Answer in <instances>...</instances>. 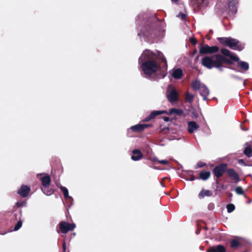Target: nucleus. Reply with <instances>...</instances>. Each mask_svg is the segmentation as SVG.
<instances>
[{"instance_id": "f257e3e1", "label": "nucleus", "mask_w": 252, "mask_h": 252, "mask_svg": "<svg viewBox=\"0 0 252 252\" xmlns=\"http://www.w3.org/2000/svg\"><path fill=\"white\" fill-rule=\"evenodd\" d=\"M159 60L164 63L163 67L166 69L167 61L161 52L157 51V53H154L150 50L146 49L139 58V63L144 74L150 76L159 70Z\"/></svg>"}, {"instance_id": "f03ea898", "label": "nucleus", "mask_w": 252, "mask_h": 252, "mask_svg": "<svg viewBox=\"0 0 252 252\" xmlns=\"http://www.w3.org/2000/svg\"><path fill=\"white\" fill-rule=\"evenodd\" d=\"M231 62L226 58V56L218 54L212 56H205L201 60L202 65L207 68L211 69L213 68H216L221 71L223 70V64H231Z\"/></svg>"}, {"instance_id": "7ed1b4c3", "label": "nucleus", "mask_w": 252, "mask_h": 252, "mask_svg": "<svg viewBox=\"0 0 252 252\" xmlns=\"http://www.w3.org/2000/svg\"><path fill=\"white\" fill-rule=\"evenodd\" d=\"M221 53L224 56L229 57L232 60L237 62V67L240 69L238 70L240 72L247 71L249 68V64L247 62L239 61V58L234 54L230 52L226 49H221Z\"/></svg>"}, {"instance_id": "20e7f679", "label": "nucleus", "mask_w": 252, "mask_h": 252, "mask_svg": "<svg viewBox=\"0 0 252 252\" xmlns=\"http://www.w3.org/2000/svg\"><path fill=\"white\" fill-rule=\"evenodd\" d=\"M218 40L224 46H228L233 50L241 51L244 46L239 44V41L230 37H218Z\"/></svg>"}, {"instance_id": "39448f33", "label": "nucleus", "mask_w": 252, "mask_h": 252, "mask_svg": "<svg viewBox=\"0 0 252 252\" xmlns=\"http://www.w3.org/2000/svg\"><path fill=\"white\" fill-rule=\"evenodd\" d=\"M219 48L217 46H209L207 44L202 45L199 48V53L202 54H213L217 53Z\"/></svg>"}, {"instance_id": "423d86ee", "label": "nucleus", "mask_w": 252, "mask_h": 252, "mask_svg": "<svg viewBox=\"0 0 252 252\" xmlns=\"http://www.w3.org/2000/svg\"><path fill=\"white\" fill-rule=\"evenodd\" d=\"M60 228L63 233L66 234L69 231L73 230L76 225L74 223L70 224L65 221H61L59 224Z\"/></svg>"}, {"instance_id": "0eeeda50", "label": "nucleus", "mask_w": 252, "mask_h": 252, "mask_svg": "<svg viewBox=\"0 0 252 252\" xmlns=\"http://www.w3.org/2000/svg\"><path fill=\"white\" fill-rule=\"evenodd\" d=\"M227 164L222 163L216 166L213 172L217 178L220 177L223 174V173L226 171Z\"/></svg>"}, {"instance_id": "6e6552de", "label": "nucleus", "mask_w": 252, "mask_h": 252, "mask_svg": "<svg viewBox=\"0 0 252 252\" xmlns=\"http://www.w3.org/2000/svg\"><path fill=\"white\" fill-rule=\"evenodd\" d=\"M166 96L168 100L171 103H173L178 99V94L175 89L170 90L168 89L167 91Z\"/></svg>"}, {"instance_id": "1a4fd4ad", "label": "nucleus", "mask_w": 252, "mask_h": 252, "mask_svg": "<svg viewBox=\"0 0 252 252\" xmlns=\"http://www.w3.org/2000/svg\"><path fill=\"white\" fill-rule=\"evenodd\" d=\"M169 73L175 79H181L183 75V70L180 68H174L169 71Z\"/></svg>"}, {"instance_id": "9d476101", "label": "nucleus", "mask_w": 252, "mask_h": 252, "mask_svg": "<svg viewBox=\"0 0 252 252\" xmlns=\"http://www.w3.org/2000/svg\"><path fill=\"white\" fill-rule=\"evenodd\" d=\"M30 188L26 185H22L18 191V193L22 197H25L30 191Z\"/></svg>"}, {"instance_id": "9b49d317", "label": "nucleus", "mask_w": 252, "mask_h": 252, "mask_svg": "<svg viewBox=\"0 0 252 252\" xmlns=\"http://www.w3.org/2000/svg\"><path fill=\"white\" fill-rule=\"evenodd\" d=\"M200 94L203 97L204 100H206L209 94V90L205 85H202V87L199 89Z\"/></svg>"}, {"instance_id": "f8f14e48", "label": "nucleus", "mask_w": 252, "mask_h": 252, "mask_svg": "<svg viewBox=\"0 0 252 252\" xmlns=\"http://www.w3.org/2000/svg\"><path fill=\"white\" fill-rule=\"evenodd\" d=\"M226 174L227 176L230 177L232 180L238 181L239 177L236 172L233 169H226Z\"/></svg>"}, {"instance_id": "ddd939ff", "label": "nucleus", "mask_w": 252, "mask_h": 252, "mask_svg": "<svg viewBox=\"0 0 252 252\" xmlns=\"http://www.w3.org/2000/svg\"><path fill=\"white\" fill-rule=\"evenodd\" d=\"M149 126L150 125L148 124H137L132 126L130 129L134 132H140Z\"/></svg>"}, {"instance_id": "4468645a", "label": "nucleus", "mask_w": 252, "mask_h": 252, "mask_svg": "<svg viewBox=\"0 0 252 252\" xmlns=\"http://www.w3.org/2000/svg\"><path fill=\"white\" fill-rule=\"evenodd\" d=\"M226 250L224 247L221 245L213 246L210 248L207 252H225Z\"/></svg>"}, {"instance_id": "2eb2a0df", "label": "nucleus", "mask_w": 252, "mask_h": 252, "mask_svg": "<svg viewBox=\"0 0 252 252\" xmlns=\"http://www.w3.org/2000/svg\"><path fill=\"white\" fill-rule=\"evenodd\" d=\"M238 2L236 0H229V9L232 14H234L237 12L236 4Z\"/></svg>"}, {"instance_id": "dca6fc26", "label": "nucleus", "mask_w": 252, "mask_h": 252, "mask_svg": "<svg viewBox=\"0 0 252 252\" xmlns=\"http://www.w3.org/2000/svg\"><path fill=\"white\" fill-rule=\"evenodd\" d=\"M188 131L190 133H193L194 131L199 128V125L194 121L189 122L188 124Z\"/></svg>"}, {"instance_id": "f3484780", "label": "nucleus", "mask_w": 252, "mask_h": 252, "mask_svg": "<svg viewBox=\"0 0 252 252\" xmlns=\"http://www.w3.org/2000/svg\"><path fill=\"white\" fill-rule=\"evenodd\" d=\"M132 156L131 158L133 160L137 161L142 158L143 155L139 150H134L132 151Z\"/></svg>"}, {"instance_id": "a211bd4d", "label": "nucleus", "mask_w": 252, "mask_h": 252, "mask_svg": "<svg viewBox=\"0 0 252 252\" xmlns=\"http://www.w3.org/2000/svg\"><path fill=\"white\" fill-rule=\"evenodd\" d=\"M41 181L44 188H47L50 184L51 178L49 175H46L41 178Z\"/></svg>"}, {"instance_id": "6ab92c4d", "label": "nucleus", "mask_w": 252, "mask_h": 252, "mask_svg": "<svg viewBox=\"0 0 252 252\" xmlns=\"http://www.w3.org/2000/svg\"><path fill=\"white\" fill-rule=\"evenodd\" d=\"M210 0H195V3L199 8L207 6Z\"/></svg>"}, {"instance_id": "aec40b11", "label": "nucleus", "mask_w": 252, "mask_h": 252, "mask_svg": "<svg viewBox=\"0 0 252 252\" xmlns=\"http://www.w3.org/2000/svg\"><path fill=\"white\" fill-rule=\"evenodd\" d=\"M202 85L199 80H196L192 82L191 87L194 91L199 90L202 87Z\"/></svg>"}, {"instance_id": "412c9836", "label": "nucleus", "mask_w": 252, "mask_h": 252, "mask_svg": "<svg viewBox=\"0 0 252 252\" xmlns=\"http://www.w3.org/2000/svg\"><path fill=\"white\" fill-rule=\"evenodd\" d=\"M185 100L187 102L191 104L194 100V95L190 94L189 92H187L185 94Z\"/></svg>"}, {"instance_id": "4be33fe9", "label": "nucleus", "mask_w": 252, "mask_h": 252, "mask_svg": "<svg viewBox=\"0 0 252 252\" xmlns=\"http://www.w3.org/2000/svg\"><path fill=\"white\" fill-rule=\"evenodd\" d=\"M212 195V193L209 190H202L199 194V198H203L205 196H210Z\"/></svg>"}, {"instance_id": "5701e85b", "label": "nucleus", "mask_w": 252, "mask_h": 252, "mask_svg": "<svg viewBox=\"0 0 252 252\" xmlns=\"http://www.w3.org/2000/svg\"><path fill=\"white\" fill-rule=\"evenodd\" d=\"M244 153L249 158L252 157V149L250 144H247V146L244 151Z\"/></svg>"}, {"instance_id": "b1692460", "label": "nucleus", "mask_w": 252, "mask_h": 252, "mask_svg": "<svg viewBox=\"0 0 252 252\" xmlns=\"http://www.w3.org/2000/svg\"><path fill=\"white\" fill-rule=\"evenodd\" d=\"M60 189H61V190L62 191L63 194V195H64V197L65 198V199H70L71 200H73V198H72V197L70 196L68 194V189L64 187H63V186H61L60 187Z\"/></svg>"}, {"instance_id": "393cba45", "label": "nucleus", "mask_w": 252, "mask_h": 252, "mask_svg": "<svg viewBox=\"0 0 252 252\" xmlns=\"http://www.w3.org/2000/svg\"><path fill=\"white\" fill-rule=\"evenodd\" d=\"M199 176L200 179L203 180H206L210 176V172L209 171H202L200 173Z\"/></svg>"}, {"instance_id": "a878e982", "label": "nucleus", "mask_w": 252, "mask_h": 252, "mask_svg": "<svg viewBox=\"0 0 252 252\" xmlns=\"http://www.w3.org/2000/svg\"><path fill=\"white\" fill-rule=\"evenodd\" d=\"M169 114H175L181 115L183 113V111L180 109L172 108L169 110Z\"/></svg>"}, {"instance_id": "bb28decb", "label": "nucleus", "mask_w": 252, "mask_h": 252, "mask_svg": "<svg viewBox=\"0 0 252 252\" xmlns=\"http://www.w3.org/2000/svg\"><path fill=\"white\" fill-rule=\"evenodd\" d=\"M165 111H154L151 113L150 115L151 117L154 119L156 116L165 113Z\"/></svg>"}, {"instance_id": "cd10ccee", "label": "nucleus", "mask_w": 252, "mask_h": 252, "mask_svg": "<svg viewBox=\"0 0 252 252\" xmlns=\"http://www.w3.org/2000/svg\"><path fill=\"white\" fill-rule=\"evenodd\" d=\"M43 193L47 195H50L53 193V190L51 189H49L47 188H44V189H42Z\"/></svg>"}, {"instance_id": "c85d7f7f", "label": "nucleus", "mask_w": 252, "mask_h": 252, "mask_svg": "<svg viewBox=\"0 0 252 252\" xmlns=\"http://www.w3.org/2000/svg\"><path fill=\"white\" fill-rule=\"evenodd\" d=\"M239 242L236 240H232L231 241V247L232 248H236L239 246Z\"/></svg>"}, {"instance_id": "c756f323", "label": "nucleus", "mask_w": 252, "mask_h": 252, "mask_svg": "<svg viewBox=\"0 0 252 252\" xmlns=\"http://www.w3.org/2000/svg\"><path fill=\"white\" fill-rule=\"evenodd\" d=\"M226 208L228 213H231L235 209V206L232 204H229L227 205Z\"/></svg>"}, {"instance_id": "7c9ffc66", "label": "nucleus", "mask_w": 252, "mask_h": 252, "mask_svg": "<svg viewBox=\"0 0 252 252\" xmlns=\"http://www.w3.org/2000/svg\"><path fill=\"white\" fill-rule=\"evenodd\" d=\"M22 225V221L21 220H19L17 222V223H16V224L15 225L14 228V231L18 230L21 227Z\"/></svg>"}, {"instance_id": "2f4dec72", "label": "nucleus", "mask_w": 252, "mask_h": 252, "mask_svg": "<svg viewBox=\"0 0 252 252\" xmlns=\"http://www.w3.org/2000/svg\"><path fill=\"white\" fill-rule=\"evenodd\" d=\"M235 191L238 194H243L244 193L242 188L241 187H238L235 189Z\"/></svg>"}, {"instance_id": "473e14b6", "label": "nucleus", "mask_w": 252, "mask_h": 252, "mask_svg": "<svg viewBox=\"0 0 252 252\" xmlns=\"http://www.w3.org/2000/svg\"><path fill=\"white\" fill-rule=\"evenodd\" d=\"M179 17L181 18V19L183 20H184L186 19L187 17V15L185 14H184L183 13L180 12L178 16Z\"/></svg>"}, {"instance_id": "72a5a7b5", "label": "nucleus", "mask_w": 252, "mask_h": 252, "mask_svg": "<svg viewBox=\"0 0 252 252\" xmlns=\"http://www.w3.org/2000/svg\"><path fill=\"white\" fill-rule=\"evenodd\" d=\"M138 36H148V33L147 32H145L144 31H141L140 32L138 33Z\"/></svg>"}, {"instance_id": "f704fd0d", "label": "nucleus", "mask_w": 252, "mask_h": 252, "mask_svg": "<svg viewBox=\"0 0 252 252\" xmlns=\"http://www.w3.org/2000/svg\"><path fill=\"white\" fill-rule=\"evenodd\" d=\"M238 163L243 166H246L247 164L245 162V161L242 159H240L238 160Z\"/></svg>"}, {"instance_id": "c9c22d12", "label": "nucleus", "mask_w": 252, "mask_h": 252, "mask_svg": "<svg viewBox=\"0 0 252 252\" xmlns=\"http://www.w3.org/2000/svg\"><path fill=\"white\" fill-rule=\"evenodd\" d=\"M205 165H206V163L204 162H199L197 163V164L196 165V168H199L205 166Z\"/></svg>"}, {"instance_id": "e433bc0d", "label": "nucleus", "mask_w": 252, "mask_h": 252, "mask_svg": "<svg viewBox=\"0 0 252 252\" xmlns=\"http://www.w3.org/2000/svg\"><path fill=\"white\" fill-rule=\"evenodd\" d=\"M26 203L24 201H21V202H18L16 204L17 206L18 207H23L24 206L26 205Z\"/></svg>"}, {"instance_id": "4c0bfd02", "label": "nucleus", "mask_w": 252, "mask_h": 252, "mask_svg": "<svg viewBox=\"0 0 252 252\" xmlns=\"http://www.w3.org/2000/svg\"><path fill=\"white\" fill-rule=\"evenodd\" d=\"M158 161L159 163H161L163 165H166L168 163V161L167 160H158Z\"/></svg>"}, {"instance_id": "58836bf2", "label": "nucleus", "mask_w": 252, "mask_h": 252, "mask_svg": "<svg viewBox=\"0 0 252 252\" xmlns=\"http://www.w3.org/2000/svg\"><path fill=\"white\" fill-rule=\"evenodd\" d=\"M189 40L191 42V43H192L193 45L196 44L197 43L196 39L194 38H190Z\"/></svg>"}, {"instance_id": "ea45409f", "label": "nucleus", "mask_w": 252, "mask_h": 252, "mask_svg": "<svg viewBox=\"0 0 252 252\" xmlns=\"http://www.w3.org/2000/svg\"><path fill=\"white\" fill-rule=\"evenodd\" d=\"M153 118L152 117H151V116L149 115V116H148L147 117L145 118L144 120H143V121L144 122H148L149 121H150L151 119H152Z\"/></svg>"}, {"instance_id": "a19ab883", "label": "nucleus", "mask_w": 252, "mask_h": 252, "mask_svg": "<svg viewBox=\"0 0 252 252\" xmlns=\"http://www.w3.org/2000/svg\"><path fill=\"white\" fill-rule=\"evenodd\" d=\"M144 17V15H139L137 17V21L138 22L141 20V19H142Z\"/></svg>"}, {"instance_id": "79ce46f5", "label": "nucleus", "mask_w": 252, "mask_h": 252, "mask_svg": "<svg viewBox=\"0 0 252 252\" xmlns=\"http://www.w3.org/2000/svg\"><path fill=\"white\" fill-rule=\"evenodd\" d=\"M208 208L210 210L213 209V208H214V205L213 204H209Z\"/></svg>"}, {"instance_id": "37998d69", "label": "nucleus", "mask_w": 252, "mask_h": 252, "mask_svg": "<svg viewBox=\"0 0 252 252\" xmlns=\"http://www.w3.org/2000/svg\"><path fill=\"white\" fill-rule=\"evenodd\" d=\"M65 249H66V247H65V243H64L63 244V251L65 252Z\"/></svg>"}, {"instance_id": "c03bdc74", "label": "nucleus", "mask_w": 252, "mask_h": 252, "mask_svg": "<svg viewBox=\"0 0 252 252\" xmlns=\"http://www.w3.org/2000/svg\"><path fill=\"white\" fill-rule=\"evenodd\" d=\"M164 120L166 122H167L169 120V118L168 117H164Z\"/></svg>"}, {"instance_id": "a18cd8bd", "label": "nucleus", "mask_w": 252, "mask_h": 252, "mask_svg": "<svg viewBox=\"0 0 252 252\" xmlns=\"http://www.w3.org/2000/svg\"><path fill=\"white\" fill-rule=\"evenodd\" d=\"M172 2H174V3H177L178 1V0H171Z\"/></svg>"}, {"instance_id": "49530a36", "label": "nucleus", "mask_w": 252, "mask_h": 252, "mask_svg": "<svg viewBox=\"0 0 252 252\" xmlns=\"http://www.w3.org/2000/svg\"><path fill=\"white\" fill-rule=\"evenodd\" d=\"M154 161L157 160V158H155L154 159Z\"/></svg>"}]
</instances>
